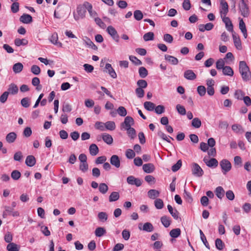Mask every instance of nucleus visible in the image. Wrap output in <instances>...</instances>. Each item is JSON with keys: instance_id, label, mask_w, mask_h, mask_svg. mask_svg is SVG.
<instances>
[{"instance_id": "nucleus-1", "label": "nucleus", "mask_w": 251, "mask_h": 251, "mask_svg": "<svg viewBox=\"0 0 251 251\" xmlns=\"http://www.w3.org/2000/svg\"><path fill=\"white\" fill-rule=\"evenodd\" d=\"M239 70L243 81L247 82L251 80V73L245 61L239 62Z\"/></svg>"}, {"instance_id": "nucleus-2", "label": "nucleus", "mask_w": 251, "mask_h": 251, "mask_svg": "<svg viewBox=\"0 0 251 251\" xmlns=\"http://www.w3.org/2000/svg\"><path fill=\"white\" fill-rule=\"evenodd\" d=\"M76 12L77 15L75 14H74V17L76 21L79 20L80 19H83L85 17L86 14V8L84 6V4L79 5L76 8Z\"/></svg>"}, {"instance_id": "nucleus-3", "label": "nucleus", "mask_w": 251, "mask_h": 251, "mask_svg": "<svg viewBox=\"0 0 251 251\" xmlns=\"http://www.w3.org/2000/svg\"><path fill=\"white\" fill-rule=\"evenodd\" d=\"M220 165L222 168L224 174H226L231 169V164L227 159H223L220 162Z\"/></svg>"}, {"instance_id": "nucleus-4", "label": "nucleus", "mask_w": 251, "mask_h": 251, "mask_svg": "<svg viewBox=\"0 0 251 251\" xmlns=\"http://www.w3.org/2000/svg\"><path fill=\"white\" fill-rule=\"evenodd\" d=\"M192 174L197 176L201 177L203 174V171L201 167L196 163H194L192 166Z\"/></svg>"}, {"instance_id": "nucleus-5", "label": "nucleus", "mask_w": 251, "mask_h": 251, "mask_svg": "<svg viewBox=\"0 0 251 251\" xmlns=\"http://www.w3.org/2000/svg\"><path fill=\"white\" fill-rule=\"evenodd\" d=\"M134 124V121L133 118L130 116H127L125 118L124 122L121 124V128L126 129L131 127Z\"/></svg>"}, {"instance_id": "nucleus-6", "label": "nucleus", "mask_w": 251, "mask_h": 251, "mask_svg": "<svg viewBox=\"0 0 251 251\" xmlns=\"http://www.w3.org/2000/svg\"><path fill=\"white\" fill-rule=\"evenodd\" d=\"M106 30L115 42L117 43L119 42V36L114 27L111 25L108 26Z\"/></svg>"}, {"instance_id": "nucleus-7", "label": "nucleus", "mask_w": 251, "mask_h": 251, "mask_svg": "<svg viewBox=\"0 0 251 251\" xmlns=\"http://www.w3.org/2000/svg\"><path fill=\"white\" fill-rule=\"evenodd\" d=\"M220 0V12L221 17L226 16L228 12V5L225 0Z\"/></svg>"}, {"instance_id": "nucleus-8", "label": "nucleus", "mask_w": 251, "mask_h": 251, "mask_svg": "<svg viewBox=\"0 0 251 251\" xmlns=\"http://www.w3.org/2000/svg\"><path fill=\"white\" fill-rule=\"evenodd\" d=\"M231 33L235 47L237 50H241L242 49V47L241 41L239 35L234 31Z\"/></svg>"}, {"instance_id": "nucleus-9", "label": "nucleus", "mask_w": 251, "mask_h": 251, "mask_svg": "<svg viewBox=\"0 0 251 251\" xmlns=\"http://www.w3.org/2000/svg\"><path fill=\"white\" fill-rule=\"evenodd\" d=\"M239 6L241 15L244 17H247L249 15V10L246 1H241Z\"/></svg>"}, {"instance_id": "nucleus-10", "label": "nucleus", "mask_w": 251, "mask_h": 251, "mask_svg": "<svg viewBox=\"0 0 251 251\" xmlns=\"http://www.w3.org/2000/svg\"><path fill=\"white\" fill-rule=\"evenodd\" d=\"M127 182L130 185H135L137 187L140 186L142 184V180L138 178H135L132 176H129L127 177Z\"/></svg>"}, {"instance_id": "nucleus-11", "label": "nucleus", "mask_w": 251, "mask_h": 251, "mask_svg": "<svg viewBox=\"0 0 251 251\" xmlns=\"http://www.w3.org/2000/svg\"><path fill=\"white\" fill-rule=\"evenodd\" d=\"M138 228L140 230L151 232L153 231L154 227L151 223L150 222L145 223L142 226V224H139L138 225Z\"/></svg>"}, {"instance_id": "nucleus-12", "label": "nucleus", "mask_w": 251, "mask_h": 251, "mask_svg": "<svg viewBox=\"0 0 251 251\" xmlns=\"http://www.w3.org/2000/svg\"><path fill=\"white\" fill-rule=\"evenodd\" d=\"M84 6L85 8L88 10L90 16L94 18L95 20L96 18L98 17L97 13L93 9V7L91 4L87 1H85L84 2Z\"/></svg>"}, {"instance_id": "nucleus-13", "label": "nucleus", "mask_w": 251, "mask_h": 251, "mask_svg": "<svg viewBox=\"0 0 251 251\" xmlns=\"http://www.w3.org/2000/svg\"><path fill=\"white\" fill-rule=\"evenodd\" d=\"M221 17L222 19L223 22L225 24L226 29L231 32L233 31V25L230 19L226 17V16Z\"/></svg>"}, {"instance_id": "nucleus-14", "label": "nucleus", "mask_w": 251, "mask_h": 251, "mask_svg": "<svg viewBox=\"0 0 251 251\" xmlns=\"http://www.w3.org/2000/svg\"><path fill=\"white\" fill-rule=\"evenodd\" d=\"M203 160L206 165L209 167H216L218 165L217 160L214 158L208 160L207 157H205Z\"/></svg>"}, {"instance_id": "nucleus-15", "label": "nucleus", "mask_w": 251, "mask_h": 251, "mask_svg": "<svg viewBox=\"0 0 251 251\" xmlns=\"http://www.w3.org/2000/svg\"><path fill=\"white\" fill-rule=\"evenodd\" d=\"M110 162L112 165L114 166L116 168H119L120 167V159L117 155H112L110 159Z\"/></svg>"}, {"instance_id": "nucleus-16", "label": "nucleus", "mask_w": 251, "mask_h": 251, "mask_svg": "<svg viewBox=\"0 0 251 251\" xmlns=\"http://www.w3.org/2000/svg\"><path fill=\"white\" fill-rule=\"evenodd\" d=\"M239 27L241 31L243 33L244 38H247L248 36V34L246 26L242 19H239Z\"/></svg>"}, {"instance_id": "nucleus-17", "label": "nucleus", "mask_w": 251, "mask_h": 251, "mask_svg": "<svg viewBox=\"0 0 251 251\" xmlns=\"http://www.w3.org/2000/svg\"><path fill=\"white\" fill-rule=\"evenodd\" d=\"M17 137V135L15 132H11L6 135L5 140L8 143L11 144L15 141Z\"/></svg>"}, {"instance_id": "nucleus-18", "label": "nucleus", "mask_w": 251, "mask_h": 251, "mask_svg": "<svg viewBox=\"0 0 251 251\" xmlns=\"http://www.w3.org/2000/svg\"><path fill=\"white\" fill-rule=\"evenodd\" d=\"M143 170L146 173H151L155 170V166L152 163H147L143 165Z\"/></svg>"}, {"instance_id": "nucleus-19", "label": "nucleus", "mask_w": 251, "mask_h": 251, "mask_svg": "<svg viewBox=\"0 0 251 251\" xmlns=\"http://www.w3.org/2000/svg\"><path fill=\"white\" fill-rule=\"evenodd\" d=\"M105 69L107 70V72H108L111 77L113 78H116L117 77V74L110 64L106 63L105 64Z\"/></svg>"}, {"instance_id": "nucleus-20", "label": "nucleus", "mask_w": 251, "mask_h": 251, "mask_svg": "<svg viewBox=\"0 0 251 251\" xmlns=\"http://www.w3.org/2000/svg\"><path fill=\"white\" fill-rule=\"evenodd\" d=\"M184 77L188 80H194L196 78V75L191 70H188L184 73Z\"/></svg>"}, {"instance_id": "nucleus-21", "label": "nucleus", "mask_w": 251, "mask_h": 251, "mask_svg": "<svg viewBox=\"0 0 251 251\" xmlns=\"http://www.w3.org/2000/svg\"><path fill=\"white\" fill-rule=\"evenodd\" d=\"M25 163L27 166L32 167L36 163V159L33 155H28L26 158Z\"/></svg>"}, {"instance_id": "nucleus-22", "label": "nucleus", "mask_w": 251, "mask_h": 251, "mask_svg": "<svg viewBox=\"0 0 251 251\" xmlns=\"http://www.w3.org/2000/svg\"><path fill=\"white\" fill-rule=\"evenodd\" d=\"M20 21L24 24H29L32 21V18L30 15L24 14L21 16Z\"/></svg>"}, {"instance_id": "nucleus-23", "label": "nucleus", "mask_w": 251, "mask_h": 251, "mask_svg": "<svg viewBox=\"0 0 251 251\" xmlns=\"http://www.w3.org/2000/svg\"><path fill=\"white\" fill-rule=\"evenodd\" d=\"M167 208H168L169 212H170V213L171 214L172 216L175 220H177L178 219V215H179V212H178V211L176 209L174 210L173 207L170 204L168 205Z\"/></svg>"}, {"instance_id": "nucleus-24", "label": "nucleus", "mask_w": 251, "mask_h": 251, "mask_svg": "<svg viewBox=\"0 0 251 251\" xmlns=\"http://www.w3.org/2000/svg\"><path fill=\"white\" fill-rule=\"evenodd\" d=\"M89 151L92 156H96L99 153V149L95 144H92L90 146Z\"/></svg>"}, {"instance_id": "nucleus-25", "label": "nucleus", "mask_w": 251, "mask_h": 251, "mask_svg": "<svg viewBox=\"0 0 251 251\" xmlns=\"http://www.w3.org/2000/svg\"><path fill=\"white\" fill-rule=\"evenodd\" d=\"M223 75L229 76H232L234 75V72L232 69L228 66H226L222 70Z\"/></svg>"}, {"instance_id": "nucleus-26", "label": "nucleus", "mask_w": 251, "mask_h": 251, "mask_svg": "<svg viewBox=\"0 0 251 251\" xmlns=\"http://www.w3.org/2000/svg\"><path fill=\"white\" fill-rule=\"evenodd\" d=\"M215 192L217 197L220 199H222L225 196V190L221 186L217 187L215 189Z\"/></svg>"}, {"instance_id": "nucleus-27", "label": "nucleus", "mask_w": 251, "mask_h": 251, "mask_svg": "<svg viewBox=\"0 0 251 251\" xmlns=\"http://www.w3.org/2000/svg\"><path fill=\"white\" fill-rule=\"evenodd\" d=\"M159 192L155 189H151L148 192V197L151 199H155L159 196Z\"/></svg>"}, {"instance_id": "nucleus-28", "label": "nucleus", "mask_w": 251, "mask_h": 251, "mask_svg": "<svg viewBox=\"0 0 251 251\" xmlns=\"http://www.w3.org/2000/svg\"><path fill=\"white\" fill-rule=\"evenodd\" d=\"M165 59L173 65H177L178 63V59L173 56L166 54L165 55Z\"/></svg>"}, {"instance_id": "nucleus-29", "label": "nucleus", "mask_w": 251, "mask_h": 251, "mask_svg": "<svg viewBox=\"0 0 251 251\" xmlns=\"http://www.w3.org/2000/svg\"><path fill=\"white\" fill-rule=\"evenodd\" d=\"M7 251H19L20 246L14 243H11L7 245Z\"/></svg>"}, {"instance_id": "nucleus-30", "label": "nucleus", "mask_w": 251, "mask_h": 251, "mask_svg": "<svg viewBox=\"0 0 251 251\" xmlns=\"http://www.w3.org/2000/svg\"><path fill=\"white\" fill-rule=\"evenodd\" d=\"M24 66L22 63L18 62L13 66V71L15 74L20 73L23 69Z\"/></svg>"}, {"instance_id": "nucleus-31", "label": "nucleus", "mask_w": 251, "mask_h": 251, "mask_svg": "<svg viewBox=\"0 0 251 251\" xmlns=\"http://www.w3.org/2000/svg\"><path fill=\"white\" fill-rule=\"evenodd\" d=\"M8 91L9 94L10 93L12 95H15L18 92V87L14 83H11L9 86Z\"/></svg>"}, {"instance_id": "nucleus-32", "label": "nucleus", "mask_w": 251, "mask_h": 251, "mask_svg": "<svg viewBox=\"0 0 251 251\" xmlns=\"http://www.w3.org/2000/svg\"><path fill=\"white\" fill-rule=\"evenodd\" d=\"M120 198V194L118 192H112L109 196V201L111 202L118 200Z\"/></svg>"}, {"instance_id": "nucleus-33", "label": "nucleus", "mask_w": 251, "mask_h": 251, "mask_svg": "<svg viewBox=\"0 0 251 251\" xmlns=\"http://www.w3.org/2000/svg\"><path fill=\"white\" fill-rule=\"evenodd\" d=\"M106 232V230L104 227H99L96 229L95 234L97 237H100L104 235Z\"/></svg>"}, {"instance_id": "nucleus-34", "label": "nucleus", "mask_w": 251, "mask_h": 251, "mask_svg": "<svg viewBox=\"0 0 251 251\" xmlns=\"http://www.w3.org/2000/svg\"><path fill=\"white\" fill-rule=\"evenodd\" d=\"M102 138L104 142L108 145H111L113 143V138L108 134H103L102 135Z\"/></svg>"}, {"instance_id": "nucleus-35", "label": "nucleus", "mask_w": 251, "mask_h": 251, "mask_svg": "<svg viewBox=\"0 0 251 251\" xmlns=\"http://www.w3.org/2000/svg\"><path fill=\"white\" fill-rule=\"evenodd\" d=\"M14 43L16 46L19 47L20 46H25L28 44V41L25 39H20L19 38H16L14 40Z\"/></svg>"}, {"instance_id": "nucleus-36", "label": "nucleus", "mask_w": 251, "mask_h": 251, "mask_svg": "<svg viewBox=\"0 0 251 251\" xmlns=\"http://www.w3.org/2000/svg\"><path fill=\"white\" fill-rule=\"evenodd\" d=\"M155 104L151 101H146L144 103L145 108L150 111H153L155 108Z\"/></svg>"}, {"instance_id": "nucleus-37", "label": "nucleus", "mask_w": 251, "mask_h": 251, "mask_svg": "<svg viewBox=\"0 0 251 251\" xmlns=\"http://www.w3.org/2000/svg\"><path fill=\"white\" fill-rule=\"evenodd\" d=\"M104 126L107 130H114L116 128L115 123L113 121H108L104 124Z\"/></svg>"}, {"instance_id": "nucleus-38", "label": "nucleus", "mask_w": 251, "mask_h": 251, "mask_svg": "<svg viewBox=\"0 0 251 251\" xmlns=\"http://www.w3.org/2000/svg\"><path fill=\"white\" fill-rule=\"evenodd\" d=\"M99 191L102 194H105L108 190L107 185L104 183H101L99 186Z\"/></svg>"}, {"instance_id": "nucleus-39", "label": "nucleus", "mask_w": 251, "mask_h": 251, "mask_svg": "<svg viewBox=\"0 0 251 251\" xmlns=\"http://www.w3.org/2000/svg\"><path fill=\"white\" fill-rule=\"evenodd\" d=\"M127 131L128 136L131 139H133L136 136V131L134 128L129 127L125 129Z\"/></svg>"}, {"instance_id": "nucleus-40", "label": "nucleus", "mask_w": 251, "mask_h": 251, "mask_svg": "<svg viewBox=\"0 0 251 251\" xmlns=\"http://www.w3.org/2000/svg\"><path fill=\"white\" fill-rule=\"evenodd\" d=\"M232 130L236 133H242L244 132L241 126L234 124L232 126Z\"/></svg>"}, {"instance_id": "nucleus-41", "label": "nucleus", "mask_w": 251, "mask_h": 251, "mask_svg": "<svg viewBox=\"0 0 251 251\" xmlns=\"http://www.w3.org/2000/svg\"><path fill=\"white\" fill-rule=\"evenodd\" d=\"M181 230L179 228H175L171 230L170 232V235L173 238H177L180 235Z\"/></svg>"}, {"instance_id": "nucleus-42", "label": "nucleus", "mask_w": 251, "mask_h": 251, "mask_svg": "<svg viewBox=\"0 0 251 251\" xmlns=\"http://www.w3.org/2000/svg\"><path fill=\"white\" fill-rule=\"evenodd\" d=\"M161 222L165 227H168L170 225V220L169 217L166 216H162L161 218Z\"/></svg>"}, {"instance_id": "nucleus-43", "label": "nucleus", "mask_w": 251, "mask_h": 251, "mask_svg": "<svg viewBox=\"0 0 251 251\" xmlns=\"http://www.w3.org/2000/svg\"><path fill=\"white\" fill-rule=\"evenodd\" d=\"M157 134L163 140L166 141L168 143H171V141L169 139V138L172 140H174L173 138L170 136L168 137L165 133H164L162 131L160 130L158 132Z\"/></svg>"}, {"instance_id": "nucleus-44", "label": "nucleus", "mask_w": 251, "mask_h": 251, "mask_svg": "<svg viewBox=\"0 0 251 251\" xmlns=\"http://www.w3.org/2000/svg\"><path fill=\"white\" fill-rule=\"evenodd\" d=\"M234 166L236 168L241 167L242 166V160L240 156H236L234 158Z\"/></svg>"}, {"instance_id": "nucleus-45", "label": "nucleus", "mask_w": 251, "mask_h": 251, "mask_svg": "<svg viewBox=\"0 0 251 251\" xmlns=\"http://www.w3.org/2000/svg\"><path fill=\"white\" fill-rule=\"evenodd\" d=\"M225 62L223 59L218 60L216 63V67L217 70H223L225 67Z\"/></svg>"}, {"instance_id": "nucleus-46", "label": "nucleus", "mask_w": 251, "mask_h": 251, "mask_svg": "<svg viewBox=\"0 0 251 251\" xmlns=\"http://www.w3.org/2000/svg\"><path fill=\"white\" fill-rule=\"evenodd\" d=\"M84 41L86 45H87L88 47L91 48L92 49L94 50H97L98 49V47L88 38L86 37V39H84Z\"/></svg>"}, {"instance_id": "nucleus-47", "label": "nucleus", "mask_w": 251, "mask_h": 251, "mask_svg": "<svg viewBox=\"0 0 251 251\" xmlns=\"http://www.w3.org/2000/svg\"><path fill=\"white\" fill-rule=\"evenodd\" d=\"M201 125V122L199 118H195L192 121V126L195 128H199Z\"/></svg>"}, {"instance_id": "nucleus-48", "label": "nucleus", "mask_w": 251, "mask_h": 251, "mask_svg": "<svg viewBox=\"0 0 251 251\" xmlns=\"http://www.w3.org/2000/svg\"><path fill=\"white\" fill-rule=\"evenodd\" d=\"M143 39L145 41L153 40L154 39V33L152 32H149L143 36Z\"/></svg>"}, {"instance_id": "nucleus-49", "label": "nucleus", "mask_w": 251, "mask_h": 251, "mask_svg": "<svg viewBox=\"0 0 251 251\" xmlns=\"http://www.w3.org/2000/svg\"><path fill=\"white\" fill-rule=\"evenodd\" d=\"M11 176L13 179L14 180H17L20 178L21 174L18 170H14L12 172Z\"/></svg>"}, {"instance_id": "nucleus-50", "label": "nucleus", "mask_w": 251, "mask_h": 251, "mask_svg": "<svg viewBox=\"0 0 251 251\" xmlns=\"http://www.w3.org/2000/svg\"><path fill=\"white\" fill-rule=\"evenodd\" d=\"M154 205L158 209H162L164 206L163 201L160 199H157L154 201Z\"/></svg>"}, {"instance_id": "nucleus-51", "label": "nucleus", "mask_w": 251, "mask_h": 251, "mask_svg": "<svg viewBox=\"0 0 251 251\" xmlns=\"http://www.w3.org/2000/svg\"><path fill=\"white\" fill-rule=\"evenodd\" d=\"M139 74L141 77L145 78L148 74L147 70L144 67H141L139 69Z\"/></svg>"}, {"instance_id": "nucleus-52", "label": "nucleus", "mask_w": 251, "mask_h": 251, "mask_svg": "<svg viewBox=\"0 0 251 251\" xmlns=\"http://www.w3.org/2000/svg\"><path fill=\"white\" fill-rule=\"evenodd\" d=\"M21 105L25 108H27L30 105V99L28 97H25L21 100Z\"/></svg>"}, {"instance_id": "nucleus-53", "label": "nucleus", "mask_w": 251, "mask_h": 251, "mask_svg": "<svg viewBox=\"0 0 251 251\" xmlns=\"http://www.w3.org/2000/svg\"><path fill=\"white\" fill-rule=\"evenodd\" d=\"M176 109L179 114L181 115H185L186 114V111L185 107L180 104H177Z\"/></svg>"}, {"instance_id": "nucleus-54", "label": "nucleus", "mask_w": 251, "mask_h": 251, "mask_svg": "<svg viewBox=\"0 0 251 251\" xmlns=\"http://www.w3.org/2000/svg\"><path fill=\"white\" fill-rule=\"evenodd\" d=\"M117 113L120 116L125 117L127 114V111L124 106H121L117 109Z\"/></svg>"}, {"instance_id": "nucleus-55", "label": "nucleus", "mask_w": 251, "mask_h": 251, "mask_svg": "<svg viewBox=\"0 0 251 251\" xmlns=\"http://www.w3.org/2000/svg\"><path fill=\"white\" fill-rule=\"evenodd\" d=\"M134 17L137 21H140L143 17V15L141 11L136 10L134 12Z\"/></svg>"}, {"instance_id": "nucleus-56", "label": "nucleus", "mask_w": 251, "mask_h": 251, "mask_svg": "<svg viewBox=\"0 0 251 251\" xmlns=\"http://www.w3.org/2000/svg\"><path fill=\"white\" fill-rule=\"evenodd\" d=\"M245 93L241 90H237L234 93V96L237 100H242L244 97Z\"/></svg>"}, {"instance_id": "nucleus-57", "label": "nucleus", "mask_w": 251, "mask_h": 251, "mask_svg": "<svg viewBox=\"0 0 251 251\" xmlns=\"http://www.w3.org/2000/svg\"><path fill=\"white\" fill-rule=\"evenodd\" d=\"M215 246L217 249L222 250L224 247V243L221 239L218 238L215 241Z\"/></svg>"}, {"instance_id": "nucleus-58", "label": "nucleus", "mask_w": 251, "mask_h": 251, "mask_svg": "<svg viewBox=\"0 0 251 251\" xmlns=\"http://www.w3.org/2000/svg\"><path fill=\"white\" fill-rule=\"evenodd\" d=\"M154 111L157 114H161L165 112V107L162 105L155 106Z\"/></svg>"}, {"instance_id": "nucleus-59", "label": "nucleus", "mask_w": 251, "mask_h": 251, "mask_svg": "<svg viewBox=\"0 0 251 251\" xmlns=\"http://www.w3.org/2000/svg\"><path fill=\"white\" fill-rule=\"evenodd\" d=\"M98 218L100 220L104 222L107 220L108 215L105 212H100L98 214Z\"/></svg>"}, {"instance_id": "nucleus-60", "label": "nucleus", "mask_w": 251, "mask_h": 251, "mask_svg": "<svg viewBox=\"0 0 251 251\" xmlns=\"http://www.w3.org/2000/svg\"><path fill=\"white\" fill-rule=\"evenodd\" d=\"M197 92L200 96H204L206 93V88L204 86H199L197 87Z\"/></svg>"}, {"instance_id": "nucleus-61", "label": "nucleus", "mask_w": 251, "mask_h": 251, "mask_svg": "<svg viewBox=\"0 0 251 251\" xmlns=\"http://www.w3.org/2000/svg\"><path fill=\"white\" fill-rule=\"evenodd\" d=\"M96 24L102 29L106 28V25L102 21L100 18L97 17L94 20Z\"/></svg>"}, {"instance_id": "nucleus-62", "label": "nucleus", "mask_w": 251, "mask_h": 251, "mask_svg": "<svg viewBox=\"0 0 251 251\" xmlns=\"http://www.w3.org/2000/svg\"><path fill=\"white\" fill-rule=\"evenodd\" d=\"M137 85L138 86V88H141V89H144L147 87L148 83L145 80L140 79L137 82Z\"/></svg>"}, {"instance_id": "nucleus-63", "label": "nucleus", "mask_w": 251, "mask_h": 251, "mask_svg": "<svg viewBox=\"0 0 251 251\" xmlns=\"http://www.w3.org/2000/svg\"><path fill=\"white\" fill-rule=\"evenodd\" d=\"M79 168L80 170L83 173H86L88 170V164L87 162L80 163Z\"/></svg>"}, {"instance_id": "nucleus-64", "label": "nucleus", "mask_w": 251, "mask_h": 251, "mask_svg": "<svg viewBox=\"0 0 251 251\" xmlns=\"http://www.w3.org/2000/svg\"><path fill=\"white\" fill-rule=\"evenodd\" d=\"M126 156L128 159H132L135 156V153L131 149H127L126 152Z\"/></svg>"}]
</instances>
